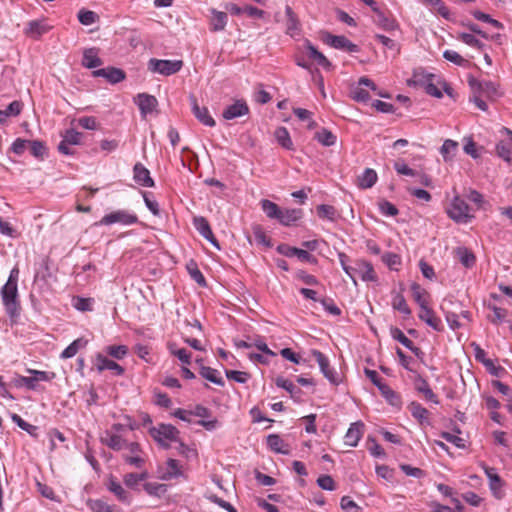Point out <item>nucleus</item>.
<instances>
[{
	"instance_id": "f257e3e1",
	"label": "nucleus",
	"mask_w": 512,
	"mask_h": 512,
	"mask_svg": "<svg viewBox=\"0 0 512 512\" xmlns=\"http://www.w3.org/2000/svg\"><path fill=\"white\" fill-rule=\"evenodd\" d=\"M1 297L6 312L10 317L19 315L18 287L17 285L5 284L1 288Z\"/></svg>"
},
{
	"instance_id": "f03ea898",
	"label": "nucleus",
	"mask_w": 512,
	"mask_h": 512,
	"mask_svg": "<svg viewBox=\"0 0 512 512\" xmlns=\"http://www.w3.org/2000/svg\"><path fill=\"white\" fill-rule=\"evenodd\" d=\"M183 67L182 60H160L151 58L148 62V69L153 73L170 76L179 72Z\"/></svg>"
},
{
	"instance_id": "7ed1b4c3",
	"label": "nucleus",
	"mask_w": 512,
	"mask_h": 512,
	"mask_svg": "<svg viewBox=\"0 0 512 512\" xmlns=\"http://www.w3.org/2000/svg\"><path fill=\"white\" fill-rule=\"evenodd\" d=\"M448 216L458 222L467 223L473 217L470 214V207L466 201L459 196H455L447 209Z\"/></svg>"
},
{
	"instance_id": "20e7f679",
	"label": "nucleus",
	"mask_w": 512,
	"mask_h": 512,
	"mask_svg": "<svg viewBox=\"0 0 512 512\" xmlns=\"http://www.w3.org/2000/svg\"><path fill=\"white\" fill-rule=\"evenodd\" d=\"M149 434L156 442L167 449L169 445L165 441H177L179 431L171 424H159L156 427L150 428Z\"/></svg>"
},
{
	"instance_id": "39448f33",
	"label": "nucleus",
	"mask_w": 512,
	"mask_h": 512,
	"mask_svg": "<svg viewBox=\"0 0 512 512\" xmlns=\"http://www.w3.org/2000/svg\"><path fill=\"white\" fill-rule=\"evenodd\" d=\"M138 222V217L130 213L127 210H116L109 214H106L101 218L100 221L95 223V225H112L115 223H119L122 225H132Z\"/></svg>"
},
{
	"instance_id": "423d86ee",
	"label": "nucleus",
	"mask_w": 512,
	"mask_h": 512,
	"mask_svg": "<svg viewBox=\"0 0 512 512\" xmlns=\"http://www.w3.org/2000/svg\"><path fill=\"white\" fill-rule=\"evenodd\" d=\"M312 355L317 361L319 368L323 375L333 385H338L341 382L339 374L330 367L328 358L319 350H312Z\"/></svg>"
},
{
	"instance_id": "0eeeda50",
	"label": "nucleus",
	"mask_w": 512,
	"mask_h": 512,
	"mask_svg": "<svg viewBox=\"0 0 512 512\" xmlns=\"http://www.w3.org/2000/svg\"><path fill=\"white\" fill-rule=\"evenodd\" d=\"M325 42L335 49L345 50L350 53H356L359 51V47L356 44L352 43L347 37L342 35L337 36L328 33L325 37Z\"/></svg>"
},
{
	"instance_id": "6e6552de",
	"label": "nucleus",
	"mask_w": 512,
	"mask_h": 512,
	"mask_svg": "<svg viewBox=\"0 0 512 512\" xmlns=\"http://www.w3.org/2000/svg\"><path fill=\"white\" fill-rule=\"evenodd\" d=\"M94 77L105 78L109 83L116 84L123 81L126 77L125 72L122 69L115 67H107L92 72Z\"/></svg>"
},
{
	"instance_id": "1a4fd4ad",
	"label": "nucleus",
	"mask_w": 512,
	"mask_h": 512,
	"mask_svg": "<svg viewBox=\"0 0 512 512\" xmlns=\"http://www.w3.org/2000/svg\"><path fill=\"white\" fill-rule=\"evenodd\" d=\"M353 274L355 279L360 278L363 281H375L377 279L372 264L364 260L356 262L353 267Z\"/></svg>"
},
{
	"instance_id": "9d476101",
	"label": "nucleus",
	"mask_w": 512,
	"mask_h": 512,
	"mask_svg": "<svg viewBox=\"0 0 512 512\" xmlns=\"http://www.w3.org/2000/svg\"><path fill=\"white\" fill-rule=\"evenodd\" d=\"M248 113L249 107L247 103L244 100H237L223 110L222 116L226 120H232L247 115Z\"/></svg>"
},
{
	"instance_id": "9b49d317",
	"label": "nucleus",
	"mask_w": 512,
	"mask_h": 512,
	"mask_svg": "<svg viewBox=\"0 0 512 512\" xmlns=\"http://www.w3.org/2000/svg\"><path fill=\"white\" fill-rule=\"evenodd\" d=\"M133 179L143 187H154L155 185L149 170L140 162L136 163L133 167Z\"/></svg>"
},
{
	"instance_id": "f8f14e48",
	"label": "nucleus",
	"mask_w": 512,
	"mask_h": 512,
	"mask_svg": "<svg viewBox=\"0 0 512 512\" xmlns=\"http://www.w3.org/2000/svg\"><path fill=\"white\" fill-rule=\"evenodd\" d=\"M50 29L51 26L45 19L32 20L27 23L25 33L29 37L37 39L43 34L47 33Z\"/></svg>"
},
{
	"instance_id": "ddd939ff",
	"label": "nucleus",
	"mask_w": 512,
	"mask_h": 512,
	"mask_svg": "<svg viewBox=\"0 0 512 512\" xmlns=\"http://www.w3.org/2000/svg\"><path fill=\"white\" fill-rule=\"evenodd\" d=\"M469 84L474 91L479 92L480 95H484L488 98L498 96L496 85L491 81H477L474 78L469 80Z\"/></svg>"
},
{
	"instance_id": "4468645a",
	"label": "nucleus",
	"mask_w": 512,
	"mask_h": 512,
	"mask_svg": "<svg viewBox=\"0 0 512 512\" xmlns=\"http://www.w3.org/2000/svg\"><path fill=\"white\" fill-rule=\"evenodd\" d=\"M191 104H192V112L194 116L204 125L213 127L215 126V120L210 115L209 110L207 107H200L197 103V100L194 96L191 98Z\"/></svg>"
},
{
	"instance_id": "2eb2a0df",
	"label": "nucleus",
	"mask_w": 512,
	"mask_h": 512,
	"mask_svg": "<svg viewBox=\"0 0 512 512\" xmlns=\"http://www.w3.org/2000/svg\"><path fill=\"white\" fill-rule=\"evenodd\" d=\"M136 103L140 109V112L143 116L150 114L158 105L157 99L149 94L140 93L136 97Z\"/></svg>"
},
{
	"instance_id": "dca6fc26",
	"label": "nucleus",
	"mask_w": 512,
	"mask_h": 512,
	"mask_svg": "<svg viewBox=\"0 0 512 512\" xmlns=\"http://www.w3.org/2000/svg\"><path fill=\"white\" fill-rule=\"evenodd\" d=\"M364 424L361 421L352 423L345 434V444L351 447L358 445L363 435Z\"/></svg>"
},
{
	"instance_id": "f3484780",
	"label": "nucleus",
	"mask_w": 512,
	"mask_h": 512,
	"mask_svg": "<svg viewBox=\"0 0 512 512\" xmlns=\"http://www.w3.org/2000/svg\"><path fill=\"white\" fill-rule=\"evenodd\" d=\"M96 367L99 372L111 370L116 375H122L124 373V368L122 366L100 353L96 355Z\"/></svg>"
},
{
	"instance_id": "a211bd4d",
	"label": "nucleus",
	"mask_w": 512,
	"mask_h": 512,
	"mask_svg": "<svg viewBox=\"0 0 512 512\" xmlns=\"http://www.w3.org/2000/svg\"><path fill=\"white\" fill-rule=\"evenodd\" d=\"M485 474L487 475L489 479V486L493 493V495L497 498H501V487H502V480L500 476L497 474L495 468L484 466Z\"/></svg>"
},
{
	"instance_id": "6ab92c4d",
	"label": "nucleus",
	"mask_w": 512,
	"mask_h": 512,
	"mask_svg": "<svg viewBox=\"0 0 512 512\" xmlns=\"http://www.w3.org/2000/svg\"><path fill=\"white\" fill-rule=\"evenodd\" d=\"M375 23L385 31H393L398 28V23L390 15L384 13L377 7Z\"/></svg>"
},
{
	"instance_id": "aec40b11",
	"label": "nucleus",
	"mask_w": 512,
	"mask_h": 512,
	"mask_svg": "<svg viewBox=\"0 0 512 512\" xmlns=\"http://www.w3.org/2000/svg\"><path fill=\"white\" fill-rule=\"evenodd\" d=\"M419 318L436 331H441L443 326L441 319L437 317L429 307L420 309Z\"/></svg>"
},
{
	"instance_id": "412c9836",
	"label": "nucleus",
	"mask_w": 512,
	"mask_h": 512,
	"mask_svg": "<svg viewBox=\"0 0 512 512\" xmlns=\"http://www.w3.org/2000/svg\"><path fill=\"white\" fill-rule=\"evenodd\" d=\"M210 30L213 32L223 31L227 25L228 15L225 12L211 9Z\"/></svg>"
},
{
	"instance_id": "4be33fe9",
	"label": "nucleus",
	"mask_w": 512,
	"mask_h": 512,
	"mask_svg": "<svg viewBox=\"0 0 512 512\" xmlns=\"http://www.w3.org/2000/svg\"><path fill=\"white\" fill-rule=\"evenodd\" d=\"M302 215L301 209H281L277 220L284 226H290L301 219Z\"/></svg>"
},
{
	"instance_id": "5701e85b",
	"label": "nucleus",
	"mask_w": 512,
	"mask_h": 512,
	"mask_svg": "<svg viewBox=\"0 0 512 512\" xmlns=\"http://www.w3.org/2000/svg\"><path fill=\"white\" fill-rule=\"evenodd\" d=\"M415 389L419 393H422L426 400L431 401L435 404L439 403V400H438L436 394L432 391L428 382L421 376H418L415 380Z\"/></svg>"
},
{
	"instance_id": "b1692460",
	"label": "nucleus",
	"mask_w": 512,
	"mask_h": 512,
	"mask_svg": "<svg viewBox=\"0 0 512 512\" xmlns=\"http://www.w3.org/2000/svg\"><path fill=\"white\" fill-rule=\"evenodd\" d=\"M103 64V61L98 56V52L95 48H90L84 51L82 65L88 69L99 67Z\"/></svg>"
},
{
	"instance_id": "393cba45",
	"label": "nucleus",
	"mask_w": 512,
	"mask_h": 512,
	"mask_svg": "<svg viewBox=\"0 0 512 512\" xmlns=\"http://www.w3.org/2000/svg\"><path fill=\"white\" fill-rule=\"evenodd\" d=\"M496 153L507 163H512V136L496 145Z\"/></svg>"
},
{
	"instance_id": "a878e982",
	"label": "nucleus",
	"mask_w": 512,
	"mask_h": 512,
	"mask_svg": "<svg viewBox=\"0 0 512 512\" xmlns=\"http://www.w3.org/2000/svg\"><path fill=\"white\" fill-rule=\"evenodd\" d=\"M267 444L271 450L276 453L287 455L290 453L288 445L277 434H271L267 437Z\"/></svg>"
},
{
	"instance_id": "bb28decb",
	"label": "nucleus",
	"mask_w": 512,
	"mask_h": 512,
	"mask_svg": "<svg viewBox=\"0 0 512 512\" xmlns=\"http://www.w3.org/2000/svg\"><path fill=\"white\" fill-rule=\"evenodd\" d=\"M455 254L461 264L466 268H471L475 265L476 257L471 250L466 247H458L455 249Z\"/></svg>"
},
{
	"instance_id": "cd10ccee",
	"label": "nucleus",
	"mask_w": 512,
	"mask_h": 512,
	"mask_svg": "<svg viewBox=\"0 0 512 512\" xmlns=\"http://www.w3.org/2000/svg\"><path fill=\"white\" fill-rule=\"evenodd\" d=\"M378 179L377 173L374 169L366 168L363 173L358 177V186L362 189H368L374 186Z\"/></svg>"
},
{
	"instance_id": "c85d7f7f",
	"label": "nucleus",
	"mask_w": 512,
	"mask_h": 512,
	"mask_svg": "<svg viewBox=\"0 0 512 512\" xmlns=\"http://www.w3.org/2000/svg\"><path fill=\"white\" fill-rule=\"evenodd\" d=\"M108 489L118 498V500L123 503L130 504L131 497L119 482L114 479H110L108 483Z\"/></svg>"
},
{
	"instance_id": "c756f323",
	"label": "nucleus",
	"mask_w": 512,
	"mask_h": 512,
	"mask_svg": "<svg viewBox=\"0 0 512 512\" xmlns=\"http://www.w3.org/2000/svg\"><path fill=\"white\" fill-rule=\"evenodd\" d=\"M458 142L447 139L441 146L440 152L445 161H451L458 152Z\"/></svg>"
},
{
	"instance_id": "7c9ffc66",
	"label": "nucleus",
	"mask_w": 512,
	"mask_h": 512,
	"mask_svg": "<svg viewBox=\"0 0 512 512\" xmlns=\"http://www.w3.org/2000/svg\"><path fill=\"white\" fill-rule=\"evenodd\" d=\"M307 55L309 58L313 59L317 62V64L325 69L331 68L330 61L314 47L313 45L309 44L307 46Z\"/></svg>"
},
{
	"instance_id": "2f4dec72",
	"label": "nucleus",
	"mask_w": 512,
	"mask_h": 512,
	"mask_svg": "<svg viewBox=\"0 0 512 512\" xmlns=\"http://www.w3.org/2000/svg\"><path fill=\"white\" fill-rule=\"evenodd\" d=\"M285 13L287 16V33L295 36L299 31V20L290 6H286Z\"/></svg>"
},
{
	"instance_id": "473e14b6",
	"label": "nucleus",
	"mask_w": 512,
	"mask_h": 512,
	"mask_svg": "<svg viewBox=\"0 0 512 512\" xmlns=\"http://www.w3.org/2000/svg\"><path fill=\"white\" fill-rule=\"evenodd\" d=\"M87 344V340H84L82 338H78L74 340L70 345H68L61 353L60 357L62 359H68L72 358L77 354V352L84 348Z\"/></svg>"
},
{
	"instance_id": "72a5a7b5",
	"label": "nucleus",
	"mask_w": 512,
	"mask_h": 512,
	"mask_svg": "<svg viewBox=\"0 0 512 512\" xmlns=\"http://www.w3.org/2000/svg\"><path fill=\"white\" fill-rule=\"evenodd\" d=\"M275 138L277 142L287 150H293V142L291 140L290 134L285 127H278L275 130Z\"/></svg>"
},
{
	"instance_id": "f704fd0d",
	"label": "nucleus",
	"mask_w": 512,
	"mask_h": 512,
	"mask_svg": "<svg viewBox=\"0 0 512 512\" xmlns=\"http://www.w3.org/2000/svg\"><path fill=\"white\" fill-rule=\"evenodd\" d=\"M199 374L203 378L207 379L208 381H210L216 385L224 386V380L218 376L219 372L214 368L207 367V366H201L200 370H199Z\"/></svg>"
},
{
	"instance_id": "c9c22d12",
	"label": "nucleus",
	"mask_w": 512,
	"mask_h": 512,
	"mask_svg": "<svg viewBox=\"0 0 512 512\" xmlns=\"http://www.w3.org/2000/svg\"><path fill=\"white\" fill-rule=\"evenodd\" d=\"M275 384L278 387L283 388L287 392H289L292 398H300V396L302 394V391L300 388L295 386L291 381L285 379L284 377H281V376L277 377L275 380Z\"/></svg>"
},
{
	"instance_id": "e433bc0d",
	"label": "nucleus",
	"mask_w": 512,
	"mask_h": 512,
	"mask_svg": "<svg viewBox=\"0 0 512 512\" xmlns=\"http://www.w3.org/2000/svg\"><path fill=\"white\" fill-rule=\"evenodd\" d=\"M315 139L323 146L330 147L335 145L337 137L330 130L322 128L315 133Z\"/></svg>"
},
{
	"instance_id": "4c0bfd02",
	"label": "nucleus",
	"mask_w": 512,
	"mask_h": 512,
	"mask_svg": "<svg viewBox=\"0 0 512 512\" xmlns=\"http://www.w3.org/2000/svg\"><path fill=\"white\" fill-rule=\"evenodd\" d=\"M408 409H409L411 415L415 419H417L421 424H423L424 422L427 421L429 412L420 403L411 402L408 406Z\"/></svg>"
},
{
	"instance_id": "58836bf2",
	"label": "nucleus",
	"mask_w": 512,
	"mask_h": 512,
	"mask_svg": "<svg viewBox=\"0 0 512 512\" xmlns=\"http://www.w3.org/2000/svg\"><path fill=\"white\" fill-rule=\"evenodd\" d=\"M261 208L266 216L270 219H278L281 208L274 202L263 199L260 202Z\"/></svg>"
},
{
	"instance_id": "ea45409f",
	"label": "nucleus",
	"mask_w": 512,
	"mask_h": 512,
	"mask_svg": "<svg viewBox=\"0 0 512 512\" xmlns=\"http://www.w3.org/2000/svg\"><path fill=\"white\" fill-rule=\"evenodd\" d=\"M12 421L17 424L19 428L26 431L29 435L34 438L38 437V427L24 421L18 414L11 415Z\"/></svg>"
},
{
	"instance_id": "a19ab883",
	"label": "nucleus",
	"mask_w": 512,
	"mask_h": 512,
	"mask_svg": "<svg viewBox=\"0 0 512 512\" xmlns=\"http://www.w3.org/2000/svg\"><path fill=\"white\" fill-rule=\"evenodd\" d=\"M28 149L30 150V153L38 158L43 160L45 156L47 155V148L44 144V142L39 140H29Z\"/></svg>"
},
{
	"instance_id": "79ce46f5",
	"label": "nucleus",
	"mask_w": 512,
	"mask_h": 512,
	"mask_svg": "<svg viewBox=\"0 0 512 512\" xmlns=\"http://www.w3.org/2000/svg\"><path fill=\"white\" fill-rule=\"evenodd\" d=\"M412 296L417 304L420 306V309H423L427 306V292L417 283H413L411 285Z\"/></svg>"
},
{
	"instance_id": "37998d69",
	"label": "nucleus",
	"mask_w": 512,
	"mask_h": 512,
	"mask_svg": "<svg viewBox=\"0 0 512 512\" xmlns=\"http://www.w3.org/2000/svg\"><path fill=\"white\" fill-rule=\"evenodd\" d=\"M193 224L195 229L199 232V234L203 237L211 236L212 237V230L210 227L209 222L206 218L202 216L194 217Z\"/></svg>"
},
{
	"instance_id": "c03bdc74",
	"label": "nucleus",
	"mask_w": 512,
	"mask_h": 512,
	"mask_svg": "<svg viewBox=\"0 0 512 512\" xmlns=\"http://www.w3.org/2000/svg\"><path fill=\"white\" fill-rule=\"evenodd\" d=\"M126 442L127 441L125 439L116 434L109 435L106 439L103 440L105 445L116 451L124 449V447H126Z\"/></svg>"
},
{
	"instance_id": "a18cd8bd",
	"label": "nucleus",
	"mask_w": 512,
	"mask_h": 512,
	"mask_svg": "<svg viewBox=\"0 0 512 512\" xmlns=\"http://www.w3.org/2000/svg\"><path fill=\"white\" fill-rule=\"evenodd\" d=\"M317 215L320 218L328 219L330 221H335L337 217V210L331 206L326 204L318 205L316 208Z\"/></svg>"
},
{
	"instance_id": "49530a36",
	"label": "nucleus",
	"mask_w": 512,
	"mask_h": 512,
	"mask_svg": "<svg viewBox=\"0 0 512 512\" xmlns=\"http://www.w3.org/2000/svg\"><path fill=\"white\" fill-rule=\"evenodd\" d=\"M392 306L395 310H398L399 312H401L402 314H404L406 316H409L411 314V310L408 307L404 296L400 293H396L393 296Z\"/></svg>"
},
{
	"instance_id": "de8ad7c7",
	"label": "nucleus",
	"mask_w": 512,
	"mask_h": 512,
	"mask_svg": "<svg viewBox=\"0 0 512 512\" xmlns=\"http://www.w3.org/2000/svg\"><path fill=\"white\" fill-rule=\"evenodd\" d=\"M182 475L181 466L175 459H168L167 461V472L163 476V479L169 480Z\"/></svg>"
},
{
	"instance_id": "09e8293b",
	"label": "nucleus",
	"mask_w": 512,
	"mask_h": 512,
	"mask_svg": "<svg viewBox=\"0 0 512 512\" xmlns=\"http://www.w3.org/2000/svg\"><path fill=\"white\" fill-rule=\"evenodd\" d=\"M187 270L191 276V278L201 287L206 286V280L203 276L202 272L198 269L197 264L195 262H190L187 265Z\"/></svg>"
},
{
	"instance_id": "8fccbe9b",
	"label": "nucleus",
	"mask_w": 512,
	"mask_h": 512,
	"mask_svg": "<svg viewBox=\"0 0 512 512\" xmlns=\"http://www.w3.org/2000/svg\"><path fill=\"white\" fill-rule=\"evenodd\" d=\"M105 351L109 356L120 360L127 355L128 348L125 345H110L105 348Z\"/></svg>"
},
{
	"instance_id": "3c124183",
	"label": "nucleus",
	"mask_w": 512,
	"mask_h": 512,
	"mask_svg": "<svg viewBox=\"0 0 512 512\" xmlns=\"http://www.w3.org/2000/svg\"><path fill=\"white\" fill-rule=\"evenodd\" d=\"M424 3L437 11L442 17L449 18V9L442 0H423Z\"/></svg>"
},
{
	"instance_id": "603ef678",
	"label": "nucleus",
	"mask_w": 512,
	"mask_h": 512,
	"mask_svg": "<svg viewBox=\"0 0 512 512\" xmlns=\"http://www.w3.org/2000/svg\"><path fill=\"white\" fill-rule=\"evenodd\" d=\"M78 20L81 24L89 26L98 20V15L93 11L81 9L78 12Z\"/></svg>"
},
{
	"instance_id": "864d4df0",
	"label": "nucleus",
	"mask_w": 512,
	"mask_h": 512,
	"mask_svg": "<svg viewBox=\"0 0 512 512\" xmlns=\"http://www.w3.org/2000/svg\"><path fill=\"white\" fill-rule=\"evenodd\" d=\"M380 392L391 405L398 406L400 404L399 395L388 385L380 387Z\"/></svg>"
},
{
	"instance_id": "5fc2aeb1",
	"label": "nucleus",
	"mask_w": 512,
	"mask_h": 512,
	"mask_svg": "<svg viewBox=\"0 0 512 512\" xmlns=\"http://www.w3.org/2000/svg\"><path fill=\"white\" fill-rule=\"evenodd\" d=\"M443 57L458 66L464 67L468 64V60L464 59L459 53L453 50H445Z\"/></svg>"
},
{
	"instance_id": "6e6d98bb",
	"label": "nucleus",
	"mask_w": 512,
	"mask_h": 512,
	"mask_svg": "<svg viewBox=\"0 0 512 512\" xmlns=\"http://www.w3.org/2000/svg\"><path fill=\"white\" fill-rule=\"evenodd\" d=\"M390 335L394 340L400 342L406 348H412V341L397 327L390 328Z\"/></svg>"
},
{
	"instance_id": "4d7b16f0",
	"label": "nucleus",
	"mask_w": 512,
	"mask_h": 512,
	"mask_svg": "<svg viewBox=\"0 0 512 512\" xmlns=\"http://www.w3.org/2000/svg\"><path fill=\"white\" fill-rule=\"evenodd\" d=\"M351 98L357 102H367L370 99V95L367 90L358 84V86L352 88Z\"/></svg>"
},
{
	"instance_id": "13d9d810",
	"label": "nucleus",
	"mask_w": 512,
	"mask_h": 512,
	"mask_svg": "<svg viewBox=\"0 0 512 512\" xmlns=\"http://www.w3.org/2000/svg\"><path fill=\"white\" fill-rule=\"evenodd\" d=\"M380 212L386 216H396L399 211L397 207L387 200H382L378 203Z\"/></svg>"
},
{
	"instance_id": "bf43d9fd",
	"label": "nucleus",
	"mask_w": 512,
	"mask_h": 512,
	"mask_svg": "<svg viewBox=\"0 0 512 512\" xmlns=\"http://www.w3.org/2000/svg\"><path fill=\"white\" fill-rule=\"evenodd\" d=\"M458 39L461 40L463 43L471 46V47H476L478 49H481L484 44L479 41L473 34H470V33H460L458 35Z\"/></svg>"
},
{
	"instance_id": "052dcab7",
	"label": "nucleus",
	"mask_w": 512,
	"mask_h": 512,
	"mask_svg": "<svg viewBox=\"0 0 512 512\" xmlns=\"http://www.w3.org/2000/svg\"><path fill=\"white\" fill-rule=\"evenodd\" d=\"M82 134L74 129H68L63 134V141L70 145H77L80 143Z\"/></svg>"
},
{
	"instance_id": "680f3d73",
	"label": "nucleus",
	"mask_w": 512,
	"mask_h": 512,
	"mask_svg": "<svg viewBox=\"0 0 512 512\" xmlns=\"http://www.w3.org/2000/svg\"><path fill=\"white\" fill-rule=\"evenodd\" d=\"M320 303L328 313L334 316H339L341 314L340 308L334 303L333 299L322 298L320 300Z\"/></svg>"
},
{
	"instance_id": "e2e57ef3",
	"label": "nucleus",
	"mask_w": 512,
	"mask_h": 512,
	"mask_svg": "<svg viewBox=\"0 0 512 512\" xmlns=\"http://www.w3.org/2000/svg\"><path fill=\"white\" fill-rule=\"evenodd\" d=\"M225 374L228 379L234 380L238 383H246L249 379V374L247 372L226 370Z\"/></svg>"
},
{
	"instance_id": "0e129e2a",
	"label": "nucleus",
	"mask_w": 512,
	"mask_h": 512,
	"mask_svg": "<svg viewBox=\"0 0 512 512\" xmlns=\"http://www.w3.org/2000/svg\"><path fill=\"white\" fill-rule=\"evenodd\" d=\"M142 196L145 202L146 207L149 209V211L155 215L158 216L160 214L159 204L156 200L151 199L150 193L148 192H142Z\"/></svg>"
},
{
	"instance_id": "69168bd1",
	"label": "nucleus",
	"mask_w": 512,
	"mask_h": 512,
	"mask_svg": "<svg viewBox=\"0 0 512 512\" xmlns=\"http://www.w3.org/2000/svg\"><path fill=\"white\" fill-rule=\"evenodd\" d=\"M144 489L149 495L154 496H159L166 492V486L159 483H146L144 485Z\"/></svg>"
},
{
	"instance_id": "338daca9",
	"label": "nucleus",
	"mask_w": 512,
	"mask_h": 512,
	"mask_svg": "<svg viewBox=\"0 0 512 512\" xmlns=\"http://www.w3.org/2000/svg\"><path fill=\"white\" fill-rule=\"evenodd\" d=\"M382 260L390 269H397V266L401 263L400 256L394 253H385Z\"/></svg>"
},
{
	"instance_id": "774afa93",
	"label": "nucleus",
	"mask_w": 512,
	"mask_h": 512,
	"mask_svg": "<svg viewBox=\"0 0 512 512\" xmlns=\"http://www.w3.org/2000/svg\"><path fill=\"white\" fill-rule=\"evenodd\" d=\"M89 505L94 512H114L112 507L103 500H93Z\"/></svg>"
}]
</instances>
